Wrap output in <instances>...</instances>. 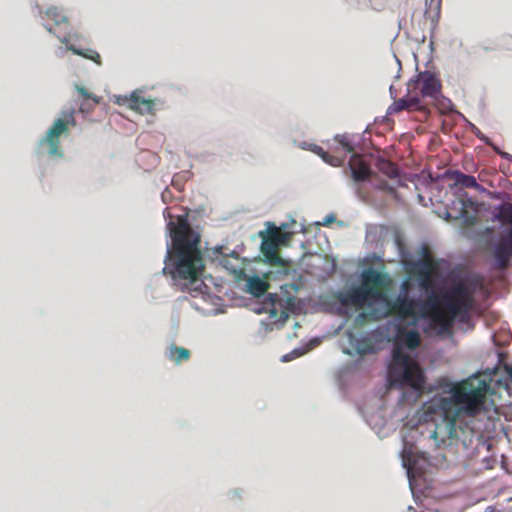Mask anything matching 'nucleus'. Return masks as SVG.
Wrapping results in <instances>:
<instances>
[{"label":"nucleus","instance_id":"nucleus-1","mask_svg":"<svg viewBox=\"0 0 512 512\" xmlns=\"http://www.w3.org/2000/svg\"><path fill=\"white\" fill-rule=\"evenodd\" d=\"M361 277V285L337 293L339 309L344 314L351 308L361 310L355 317L357 325H363L367 318L377 320L393 316V331L388 337L394 338V347L387 379L390 388H398L400 405L413 404L426 389L424 373L412 356L420 344L418 323L424 321L436 335L451 336L455 322H469L474 295L483 290V285L478 280H463L435 291L430 280L424 278L420 287L427 297L422 301L410 298L412 285L408 279L401 283L398 295L390 298L376 289L386 285L388 276L385 273L368 268L363 270Z\"/></svg>","mask_w":512,"mask_h":512},{"label":"nucleus","instance_id":"nucleus-2","mask_svg":"<svg viewBox=\"0 0 512 512\" xmlns=\"http://www.w3.org/2000/svg\"><path fill=\"white\" fill-rule=\"evenodd\" d=\"M490 382L491 375L484 373L460 381L439 379L435 401L442 416L428 429L429 438L438 449L458 453L461 448L479 464L478 469H491L496 462L489 454L491 444L481 437L490 413Z\"/></svg>","mask_w":512,"mask_h":512},{"label":"nucleus","instance_id":"nucleus-3","mask_svg":"<svg viewBox=\"0 0 512 512\" xmlns=\"http://www.w3.org/2000/svg\"><path fill=\"white\" fill-rule=\"evenodd\" d=\"M164 216L169 217L167 232L170 242H167L163 273H168L173 285L181 291L192 297L205 298L209 287L203 279L201 236L191 228L186 216H178L174 221L167 210Z\"/></svg>","mask_w":512,"mask_h":512},{"label":"nucleus","instance_id":"nucleus-4","mask_svg":"<svg viewBox=\"0 0 512 512\" xmlns=\"http://www.w3.org/2000/svg\"><path fill=\"white\" fill-rule=\"evenodd\" d=\"M491 226L486 228L489 234H495L491 248L496 267L504 269L512 257V204L503 203L493 207Z\"/></svg>","mask_w":512,"mask_h":512},{"label":"nucleus","instance_id":"nucleus-5","mask_svg":"<svg viewBox=\"0 0 512 512\" xmlns=\"http://www.w3.org/2000/svg\"><path fill=\"white\" fill-rule=\"evenodd\" d=\"M401 458L412 495L418 499L431 488L430 462L424 452H420L415 445L409 443L404 444Z\"/></svg>","mask_w":512,"mask_h":512},{"label":"nucleus","instance_id":"nucleus-6","mask_svg":"<svg viewBox=\"0 0 512 512\" xmlns=\"http://www.w3.org/2000/svg\"><path fill=\"white\" fill-rule=\"evenodd\" d=\"M75 110L70 109L62 113V117L53 121L46 133L41 137L36 146V154L40 159L59 161L64 156L61 140L68 137L70 127L75 125Z\"/></svg>","mask_w":512,"mask_h":512},{"label":"nucleus","instance_id":"nucleus-7","mask_svg":"<svg viewBox=\"0 0 512 512\" xmlns=\"http://www.w3.org/2000/svg\"><path fill=\"white\" fill-rule=\"evenodd\" d=\"M408 86L409 93H418L420 98L436 100L441 96V81L435 73L428 70L419 72L409 81Z\"/></svg>","mask_w":512,"mask_h":512},{"label":"nucleus","instance_id":"nucleus-8","mask_svg":"<svg viewBox=\"0 0 512 512\" xmlns=\"http://www.w3.org/2000/svg\"><path fill=\"white\" fill-rule=\"evenodd\" d=\"M114 102L125 105L139 114H153L162 105L159 100L144 97L140 90H135L129 95H115Z\"/></svg>","mask_w":512,"mask_h":512},{"label":"nucleus","instance_id":"nucleus-9","mask_svg":"<svg viewBox=\"0 0 512 512\" xmlns=\"http://www.w3.org/2000/svg\"><path fill=\"white\" fill-rule=\"evenodd\" d=\"M209 256L213 262L218 263L235 277L243 274V261L235 250L223 245H216L210 250Z\"/></svg>","mask_w":512,"mask_h":512},{"label":"nucleus","instance_id":"nucleus-10","mask_svg":"<svg viewBox=\"0 0 512 512\" xmlns=\"http://www.w3.org/2000/svg\"><path fill=\"white\" fill-rule=\"evenodd\" d=\"M280 297L277 294H268L265 301V307L263 310L269 313V321L262 322V325L272 330L276 326L277 328L284 324L288 318V314L282 310V304L280 303Z\"/></svg>","mask_w":512,"mask_h":512},{"label":"nucleus","instance_id":"nucleus-11","mask_svg":"<svg viewBox=\"0 0 512 512\" xmlns=\"http://www.w3.org/2000/svg\"><path fill=\"white\" fill-rule=\"evenodd\" d=\"M341 348L343 353L350 356L364 355L374 351V347L368 339L358 337L350 331H347L342 338Z\"/></svg>","mask_w":512,"mask_h":512},{"label":"nucleus","instance_id":"nucleus-12","mask_svg":"<svg viewBox=\"0 0 512 512\" xmlns=\"http://www.w3.org/2000/svg\"><path fill=\"white\" fill-rule=\"evenodd\" d=\"M59 41L67 46L69 51H72L74 54L85 57L87 59L93 60L98 65L101 64L100 55L94 50H84L78 48L76 43L80 42L83 39V36L77 32L70 31L66 35L60 37L58 36Z\"/></svg>","mask_w":512,"mask_h":512},{"label":"nucleus","instance_id":"nucleus-13","mask_svg":"<svg viewBox=\"0 0 512 512\" xmlns=\"http://www.w3.org/2000/svg\"><path fill=\"white\" fill-rule=\"evenodd\" d=\"M348 167L351 172L352 179L356 184L368 180L373 174L370 167L357 154H353L350 157Z\"/></svg>","mask_w":512,"mask_h":512},{"label":"nucleus","instance_id":"nucleus-14","mask_svg":"<svg viewBox=\"0 0 512 512\" xmlns=\"http://www.w3.org/2000/svg\"><path fill=\"white\" fill-rule=\"evenodd\" d=\"M421 99L418 93H409L407 85V95L395 101L388 109L389 113H398L402 110H421Z\"/></svg>","mask_w":512,"mask_h":512},{"label":"nucleus","instance_id":"nucleus-15","mask_svg":"<svg viewBox=\"0 0 512 512\" xmlns=\"http://www.w3.org/2000/svg\"><path fill=\"white\" fill-rule=\"evenodd\" d=\"M34 11H36L37 15L41 17L42 20H51L55 25H60L67 20V17L63 11L56 6H50L45 11H43L42 8L36 4Z\"/></svg>","mask_w":512,"mask_h":512},{"label":"nucleus","instance_id":"nucleus-16","mask_svg":"<svg viewBox=\"0 0 512 512\" xmlns=\"http://www.w3.org/2000/svg\"><path fill=\"white\" fill-rule=\"evenodd\" d=\"M446 175L453 180L455 186L460 185L464 188L483 190V188L477 183L474 176L464 174L458 170L448 171Z\"/></svg>","mask_w":512,"mask_h":512},{"label":"nucleus","instance_id":"nucleus-17","mask_svg":"<svg viewBox=\"0 0 512 512\" xmlns=\"http://www.w3.org/2000/svg\"><path fill=\"white\" fill-rule=\"evenodd\" d=\"M165 356L176 364L187 361L190 358V351L183 347L171 344L165 351Z\"/></svg>","mask_w":512,"mask_h":512},{"label":"nucleus","instance_id":"nucleus-18","mask_svg":"<svg viewBox=\"0 0 512 512\" xmlns=\"http://www.w3.org/2000/svg\"><path fill=\"white\" fill-rule=\"evenodd\" d=\"M457 204L459 205L458 214L455 218H460L467 225H472L475 222V216L469 213L467 210L468 207L473 206V201L470 198H461L458 200Z\"/></svg>","mask_w":512,"mask_h":512},{"label":"nucleus","instance_id":"nucleus-19","mask_svg":"<svg viewBox=\"0 0 512 512\" xmlns=\"http://www.w3.org/2000/svg\"><path fill=\"white\" fill-rule=\"evenodd\" d=\"M282 228L287 229L288 225L282 224L281 227H276L272 223H267L266 233H267V235L270 236V238L273 241L276 242L277 246L284 244L286 241H288V239L290 237L289 233H284L281 231Z\"/></svg>","mask_w":512,"mask_h":512},{"label":"nucleus","instance_id":"nucleus-20","mask_svg":"<svg viewBox=\"0 0 512 512\" xmlns=\"http://www.w3.org/2000/svg\"><path fill=\"white\" fill-rule=\"evenodd\" d=\"M366 421L379 437L386 436L387 421L380 414L371 415Z\"/></svg>","mask_w":512,"mask_h":512},{"label":"nucleus","instance_id":"nucleus-21","mask_svg":"<svg viewBox=\"0 0 512 512\" xmlns=\"http://www.w3.org/2000/svg\"><path fill=\"white\" fill-rule=\"evenodd\" d=\"M246 286L247 291L256 297L263 295L266 290L265 282L258 276L250 277L247 280Z\"/></svg>","mask_w":512,"mask_h":512},{"label":"nucleus","instance_id":"nucleus-22","mask_svg":"<svg viewBox=\"0 0 512 512\" xmlns=\"http://www.w3.org/2000/svg\"><path fill=\"white\" fill-rule=\"evenodd\" d=\"M318 343H319L318 339H313V340L310 341V343L307 346L301 347V348H296L293 351H291L290 353H287V354L283 355L282 356V361L283 362H288V361H291L293 359H296V358L304 355L305 353H307L308 351H310L314 347H316L318 345Z\"/></svg>","mask_w":512,"mask_h":512},{"label":"nucleus","instance_id":"nucleus-23","mask_svg":"<svg viewBox=\"0 0 512 512\" xmlns=\"http://www.w3.org/2000/svg\"><path fill=\"white\" fill-rule=\"evenodd\" d=\"M260 235L263 238L261 243V250L267 258L272 259L275 257V251L278 246L276 245V242L270 238L269 235H267V237L264 236V232H260Z\"/></svg>","mask_w":512,"mask_h":512},{"label":"nucleus","instance_id":"nucleus-24","mask_svg":"<svg viewBox=\"0 0 512 512\" xmlns=\"http://www.w3.org/2000/svg\"><path fill=\"white\" fill-rule=\"evenodd\" d=\"M379 170L387 177L394 179L399 176V170L392 162L387 160H380L378 163Z\"/></svg>","mask_w":512,"mask_h":512},{"label":"nucleus","instance_id":"nucleus-25","mask_svg":"<svg viewBox=\"0 0 512 512\" xmlns=\"http://www.w3.org/2000/svg\"><path fill=\"white\" fill-rule=\"evenodd\" d=\"M297 146L303 150H309V151H312L313 153L319 155L321 158H327L328 157V153L325 152L322 147L316 145V144H313V143H309V142H300L299 144H297Z\"/></svg>","mask_w":512,"mask_h":512},{"label":"nucleus","instance_id":"nucleus-26","mask_svg":"<svg viewBox=\"0 0 512 512\" xmlns=\"http://www.w3.org/2000/svg\"><path fill=\"white\" fill-rule=\"evenodd\" d=\"M469 127H470V130L471 132L479 139L481 140L482 142H484L485 144L487 145H493V142L486 136L484 135L474 124L472 123H468Z\"/></svg>","mask_w":512,"mask_h":512},{"label":"nucleus","instance_id":"nucleus-27","mask_svg":"<svg viewBox=\"0 0 512 512\" xmlns=\"http://www.w3.org/2000/svg\"><path fill=\"white\" fill-rule=\"evenodd\" d=\"M336 141H338L342 147L347 151V152H352L353 151V146L350 142V140L348 139L347 136L345 135H337L335 137Z\"/></svg>","mask_w":512,"mask_h":512},{"label":"nucleus","instance_id":"nucleus-28","mask_svg":"<svg viewBox=\"0 0 512 512\" xmlns=\"http://www.w3.org/2000/svg\"><path fill=\"white\" fill-rule=\"evenodd\" d=\"M76 89L77 91L85 98L87 99H92L94 102L98 103L99 102V98L97 96H94L92 94H90L85 88L81 87V86H76Z\"/></svg>","mask_w":512,"mask_h":512},{"label":"nucleus","instance_id":"nucleus-29","mask_svg":"<svg viewBox=\"0 0 512 512\" xmlns=\"http://www.w3.org/2000/svg\"><path fill=\"white\" fill-rule=\"evenodd\" d=\"M490 146H491V147L494 149V151H495L498 155H500L503 159H505V160H507V161H509V162H511V163H512V155H511V154H509V153H507V152H505V151H502V150H501L498 146H496L494 143H493V145H490Z\"/></svg>","mask_w":512,"mask_h":512},{"label":"nucleus","instance_id":"nucleus-30","mask_svg":"<svg viewBox=\"0 0 512 512\" xmlns=\"http://www.w3.org/2000/svg\"><path fill=\"white\" fill-rule=\"evenodd\" d=\"M324 162L332 165V166H340L342 164V160L337 158V157H333V156H330L328 154V157L327 158H322Z\"/></svg>","mask_w":512,"mask_h":512},{"label":"nucleus","instance_id":"nucleus-31","mask_svg":"<svg viewBox=\"0 0 512 512\" xmlns=\"http://www.w3.org/2000/svg\"><path fill=\"white\" fill-rule=\"evenodd\" d=\"M335 221V216L333 214H328L324 217L322 222H319V224L327 226Z\"/></svg>","mask_w":512,"mask_h":512},{"label":"nucleus","instance_id":"nucleus-32","mask_svg":"<svg viewBox=\"0 0 512 512\" xmlns=\"http://www.w3.org/2000/svg\"><path fill=\"white\" fill-rule=\"evenodd\" d=\"M66 51H69V49H67V46H66V45H65V47L60 46V47H58V48L55 50V55H56L58 58H63V57L65 56Z\"/></svg>","mask_w":512,"mask_h":512},{"label":"nucleus","instance_id":"nucleus-33","mask_svg":"<svg viewBox=\"0 0 512 512\" xmlns=\"http://www.w3.org/2000/svg\"><path fill=\"white\" fill-rule=\"evenodd\" d=\"M241 494H242V491H241V490H239V489H234V490H232V491H230V492H229V495H230L231 497H233V498H235V497L240 498V497H241Z\"/></svg>","mask_w":512,"mask_h":512},{"label":"nucleus","instance_id":"nucleus-34","mask_svg":"<svg viewBox=\"0 0 512 512\" xmlns=\"http://www.w3.org/2000/svg\"><path fill=\"white\" fill-rule=\"evenodd\" d=\"M394 58H395V61H396V65H397V75L395 76L396 79H399L400 78V71H401V62L400 60L394 55Z\"/></svg>","mask_w":512,"mask_h":512},{"label":"nucleus","instance_id":"nucleus-35","mask_svg":"<svg viewBox=\"0 0 512 512\" xmlns=\"http://www.w3.org/2000/svg\"><path fill=\"white\" fill-rule=\"evenodd\" d=\"M389 92H390L391 98H393V99H394V98H396V96H397V91H396V89L394 88V86H393V85H391V86H390V88H389Z\"/></svg>","mask_w":512,"mask_h":512},{"label":"nucleus","instance_id":"nucleus-36","mask_svg":"<svg viewBox=\"0 0 512 512\" xmlns=\"http://www.w3.org/2000/svg\"><path fill=\"white\" fill-rule=\"evenodd\" d=\"M168 196H169V191L166 189L164 192H162V195H161L163 202L167 201Z\"/></svg>","mask_w":512,"mask_h":512},{"label":"nucleus","instance_id":"nucleus-37","mask_svg":"<svg viewBox=\"0 0 512 512\" xmlns=\"http://www.w3.org/2000/svg\"><path fill=\"white\" fill-rule=\"evenodd\" d=\"M43 25H44V27L46 28V30H47L49 33L54 34L53 29H52L49 25H47V24H45V23H43Z\"/></svg>","mask_w":512,"mask_h":512},{"label":"nucleus","instance_id":"nucleus-38","mask_svg":"<svg viewBox=\"0 0 512 512\" xmlns=\"http://www.w3.org/2000/svg\"><path fill=\"white\" fill-rule=\"evenodd\" d=\"M386 187V182H383L378 186L379 189H384Z\"/></svg>","mask_w":512,"mask_h":512},{"label":"nucleus","instance_id":"nucleus-39","mask_svg":"<svg viewBox=\"0 0 512 512\" xmlns=\"http://www.w3.org/2000/svg\"><path fill=\"white\" fill-rule=\"evenodd\" d=\"M431 2H436L437 3V7L439 8L441 0H431Z\"/></svg>","mask_w":512,"mask_h":512},{"label":"nucleus","instance_id":"nucleus-40","mask_svg":"<svg viewBox=\"0 0 512 512\" xmlns=\"http://www.w3.org/2000/svg\"><path fill=\"white\" fill-rule=\"evenodd\" d=\"M418 198H419L420 201H423L422 195H418Z\"/></svg>","mask_w":512,"mask_h":512}]
</instances>
